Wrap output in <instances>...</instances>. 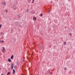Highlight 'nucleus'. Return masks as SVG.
Here are the masks:
<instances>
[{"instance_id":"obj_20","label":"nucleus","mask_w":75,"mask_h":75,"mask_svg":"<svg viewBox=\"0 0 75 75\" xmlns=\"http://www.w3.org/2000/svg\"><path fill=\"white\" fill-rule=\"evenodd\" d=\"M6 13H7V12H8V11L6 10Z\"/></svg>"},{"instance_id":"obj_22","label":"nucleus","mask_w":75,"mask_h":75,"mask_svg":"<svg viewBox=\"0 0 75 75\" xmlns=\"http://www.w3.org/2000/svg\"><path fill=\"white\" fill-rule=\"evenodd\" d=\"M49 12H50V10L49 11H48V13H49Z\"/></svg>"},{"instance_id":"obj_3","label":"nucleus","mask_w":75,"mask_h":75,"mask_svg":"<svg viewBox=\"0 0 75 75\" xmlns=\"http://www.w3.org/2000/svg\"><path fill=\"white\" fill-rule=\"evenodd\" d=\"M33 19L34 21H36V20H37V18L35 17H33Z\"/></svg>"},{"instance_id":"obj_2","label":"nucleus","mask_w":75,"mask_h":75,"mask_svg":"<svg viewBox=\"0 0 75 75\" xmlns=\"http://www.w3.org/2000/svg\"><path fill=\"white\" fill-rule=\"evenodd\" d=\"M3 49L2 50V52H4V51L5 50V48L4 47H2Z\"/></svg>"},{"instance_id":"obj_5","label":"nucleus","mask_w":75,"mask_h":75,"mask_svg":"<svg viewBox=\"0 0 75 75\" xmlns=\"http://www.w3.org/2000/svg\"><path fill=\"white\" fill-rule=\"evenodd\" d=\"M13 57H14V56L13 55H12L11 56V59H13Z\"/></svg>"},{"instance_id":"obj_1","label":"nucleus","mask_w":75,"mask_h":75,"mask_svg":"<svg viewBox=\"0 0 75 75\" xmlns=\"http://www.w3.org/2000/svg\"><path fill=\"white\" fill-rule=\"evenodd\" d=\"M14 67V65L13 63H11V69H13V67Z\"/></svg>"},{"instance_id":"obj_16","label":"nucleus","mask_w":75,"mask_h":75,"mask_svg":"<svg viewBox=\"0 0 75 75\" xmlns=\"http://www.w3.org/2000/svg\"><path fill=\"white\" fill-rule=\"evenodd\" d=\"M7 65H8V66H10V64L9 63H8L7 64Z\"/></svg>"},{"instance_id":"obj_21","label":"nucleus","mask_w":75,"mask_h":75,"mask_svg":"<svg viewBox=\"0 0 75 75\" xmlns=\"http://www.w3.org/2000/svg\"><path fill=\"white\" fill-rule=\"evenodd\" d=\"M25 61V60H23V62H24Z\"/></svg>"},{"instance_id":"obj_8","label":"nucleus","mask_w":75,"mask_h":75,"mask_svg":"<svg viewBox=\"0 0 75 75\" xmlns=\"http://www.w3.org/2000/svg\"><path fill=\"white\" fill-rule=\"evenodd\" d=\"M10 75V72H9L7 73V75Z\"/></svg>"},{"instance_id":"obj_12","label":"nucleus","mask_w":75,"mask_h":75,"mask_svg":"<svg viewBox=\"0 0 75 75\" xmlns=\"http://www.w3.org/2000/svg\"><path fill=\"white\" fill-rule=\"evenodd\" d=\"M31 0H28V3H30V2H31Z\"/></svg>"},{"instance_id":"obj_23","label":"nucleus","mask_w":75,"mask_h":75,"mask_svg":"<svg viewBox=\"0 0 75 75\" xmlns=\"http://www.w3.org/2000/svg\"><path fill=\"white\" fill-rule=\"evenodd\" d=\"M34 3V2L33 1L32 2V3Z\"/></svg>"},{"instance_id":"obj_24","label":"nucleus","mask_w":75,"mask_h":75,"mask_svg":"<svg viewBox=\"0 0 75 75\" xmlns=\"http://www.w3.org/2000/svg\"><path fill=\"white\" fill-rule=\"evenodd\" d=\"M15 67H16V66H14V68H15Z\"/></svg>"},{"instance_id":"obj_4","label":"nucleus","mask_w":75,"mask_h":75,"mask_svg":"<svg viewBox=\"0 0 75 75\" xmlns=\"http://www.w3.org/2000/svg\"><path fill=\"white\" fill-rule=\"evenodd\" d=\"M6 2H4L2 4V5H3V6H4V5H6Z\"/></svg>"},{"instance_id":"obj_15","label":"nucleus","mask_w":75,"mask_h":75,"mask_svg":"<svg viewBox=\"0 0 75 75\" xmlns=\"http://www.w3.org/2000/svg\"><path fill=\"white\" fill-rule=\"evenodd\" d=\"M2 26V25H0V29L1 28V26Z\"/></svg>"},{"instance_id":"obj_19","label":"nucleus","mask_w":75,"mask_h":75,"mask_svg":"<svg viewBox=\"0 0 75 75\" xmlns=\"http://www.w3.org/2000/svg\"><path fill=\"white\" fill-rule=\"evenodd\" d=\"M69 34L71 36L72 35V34H71V33H69Z\"/></svg>"},{"instance_id":"obj_7","label":"nucleus","mask_w":75,"mask_h":75,"mask_svg":"<svg viewBox=\"0 0 75 75\" xmlns=\"http://www.w3.org/2000/svg\"><path fill=\"white\" fill-rule=\"evenodd\" d=\"M8 62H11V60L10 59H8Z\"/></svg>"},{"instance_id":"obj_9","label":"nucleus","mask_w":75,"mask_h":75,"mask_svg":"<svg viewBox=\"0 0 75 75\" xmlns=\"http://www.w3.org/2000/svg\"><path fill=\"white\" fill-rule=\"evenodd\" d=\"M64 45H66L67 44V42H64Z\"/></svg>"},{"instance_id":"obj_17","label":"nucleus","mask_w":75,"mask_h":75,"mask_svg":"<svg viewBox=\"0 0 75 75\" xmlns=\"http://www.w3.org/2000/svg\"><path fill=\"white\" fill-rule=\"evenodd\" d=\"M1 34H2V35H3V33H1Z\"/></svg>"},{"instance_id":"obj_25","label":"nucleus","mask_w":75,"mask_h":75,"mask_svg":"<svg viewBox=\"0 0 75 75\" xmlns=\"http://www.w3.org/2000/svg\"><path fill=\"white\" fill-rule=\"evenodd\" d=\"M33 1H34V0H33Z\"/></svg>"},{"instance_id":"obj_11","label":"nucleus","mask_w":75,"mask_h":75,"mask_svg":"<svg viewBox=\"0 0 75 75\" xmlns=\"http://www.w3.org/2000/svg\"><path fill=\"white\" fill-rule=\"evenodd\" d=\"M29 11H28V9H27L26 10V12H27V13H28Z\"/></svg>"},{"instance_id":"obj_10","label":"nucleus","mask_w":75,"mask_h":75,"mask_svg":"<svg viewBox=\"0 0 75 75\" xmlns=\"http://www.w3.org/2000/svg\"><path fill=\"white\" fill-rule=\"evenodd\" d=\"M64 69L65 71H67V69L66 67H64Z\"/></svg>"},{"instance_id":"obj_18","label":"nucleus","mask_w":75,"mask_h":75,"mask_svg":"<svg viewBox=\"0 0 75 75\" xmlns=\"http://www.w3.org/2000/svg\"><path fill=\"white\" fill-rule=\"evenodd\" d=\"M42 49V47H40V50H41Z\"/></svg>"},{"instance_id":"obj_27","label":"nucleus","mask_w":75,"mask_h":75,"mask_svg":"<svg viewBox=\"0 0 75 75\" xmlns=\"http://www.w3.org/2000/svg\"><path fill=\"white\" fill-rule=\"evenodd\" d=\"M1 69V68H0V70Z\"/></svg>"},{"instance_id":"obj_26","label":"nucleus","mask_w":75,"mask_h":75,"mask_svg":"<svg viewBox=\"0 0 75 75\" xmlns=\"http://www.w3.org/2000/svg\"><path fill=\"white\" fill-rule=\"evenodd\" d=\"M50 2H51V3H52V1H51Z\"/></svg>"},{"instance_id":"obj_13","label":"nucleus","mask_w":75,"mask_h":75,"mask_svg":"<svg viewBox=\"0 0 75 75\" xmlns=\"http://www.w3.org/2000/svg\"><path fill=\"white\" fill-rule=\"evenodd\" d=\"M0 42H4V40H2L1 41H0Z\"/></svg>"},{"instance_id":"obj_6","label":"nucleus","mask_w":75,"mask_h":75,"mask_svg":"<svg viewBox=\"0 0 75 75\" xmlns=\"http://www.w3.org/2000/svg\"><path fill=\"white\" fill-rule=\"evenodd\" d=\"M13 74H15V73L16 72V71H15V70L13 69Z\"/></svg>"},{"instance_id":"obj_14","label":"nucleus","mask_w":75,"mask_h":75,"mask_svg":"<svg viewBox=\"0 0 75 75\" xmlns=\"http://www.w3.org/2000/svg\"><path fill=\"white\" fill-rule=\"evenodd\" d=\"M40 17H42V13L40 14Z\"/></svg>"}]
</instances>
